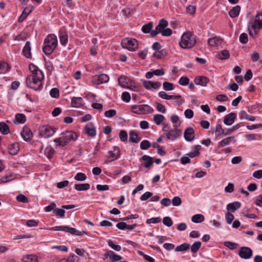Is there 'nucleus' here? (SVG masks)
I'll return each mask as SVG.
<instances>
[{
  "mask_svg": "<svg viewBox=\"0 0 262 262\" xmlns=\"http://www.w3.org/2000/svg\"><path fill=\"white\" fill-rule=\"evenodd\" d=\"M166 54L167 53L165 50H156V52L153 54V56L156 57L158 59H160Z\"/></svg>",
  "mask_w": 262,
  "mask_h": 262,
  "instance_id": "48",
  "label": "nucleus"
},
{
  "mask_svg": "<svg viewBox=\"0 0 262 262\" xmlns=\"http://www.w3.org/2000/svg\"><path fill=\"white\" fill-rule=\"evenodd\" d=\"M225 219L227 224H231L234 219V215L229 211L225 215Z\"/></svg>",
  "mask_w": 262,
  "mask_h": 262,
  "instance_id": "51",
  "label": "nucleus"
},
{
  "mask_svg": "<svg viewBox=\"0 0 262 262\" xmlns=\"http://www.w3.org/2000/svg\"><path fill=\"white\" fill-rule=\"evenodd\" d=\"M163 86L164 90L167 91H171L173 89V84L168 82H164L163 83Z\"/></svg>",
  "mask_w": 262,
  "mask_h": 262,
  "instance_id": "58",
  "label": "nucleus"
},
{
  "mask_svg": "<svg viewBox=\"0 0 262 262\" xmlns=\"http://www.w3.org/2000/svg\"><path fill=\"white\" fill-rule=\"evenodd\" d=\"M215 133V136L217 137H220L221 136H226L228 135V133H226L221 124H217L216 125L214 129L212 130V133Z\"/></svg>",
  "mask_w": 262,
  "mask_h": 262,
  "instance_id": "22",
  "label": "nucleus"
},
{
  "mask_svg": "<svg viewBox=\"0 0 262 262\" xmlns=\"http://www.w3.org/2000/svg\"><path fill=\"white\" fill-rule=\"evenodd\" d=\"M224 245L229 248L231 250H233L238 247V244L231 242H225Z\"/></svg>",
  "mask_w": 262,
  "mask_h": 262,
  "instance_id": "59",
  "label": "nucleus"
},
{
  "mask_svg": "<svg viewBox=\"0 0 262 262\" xmlns=\"http://www.w3.org/2000/svg\"><path fill=\"white\" fill-rule=\"evenodd\" d=\"M150 143L146 140L142 141L140 143V148L142 150H146L150 147Z\"/></svg>",
  "mask_w": 262,
  "mask_h": 262,
  "instance_id": "52",
  "label": "nucleus"
},
{
  "mask_svg": "<svg viewBox=\"0 0 262 262\" xmlns=\"http://www.w3.org/2000/svg\"><path fill=\"white\" fill-rule=\"evenodd\" d=\"M74 188L78 191L87 190L90 189V185L88 183L77 184L75 185Z\"/></svg>",
  "mask_w": 262,
  "mask_h": 262,
  "instance_id": "35",
  "label": "nucleus"
},
{
  "mask_svg": "<svg viewBox=\"0 0 262 262\" xmlns=\"http://www.w3.org/2000/svg\"><path fill=\"white\" fill-rule=\"evenodd\" d=\"M163 223L167 227H171L172 225L173 222L170 217L166 216L163 218Z\"/></svg>",
  "mask_w": 262,
  "mask_h": 262,
  "instance_id": "61",
  "label": "nucleus"
},
{
  "mask_svg": "<svg viewBox=\"0 0 262 262\" xmlns=\"http://www.w3.org/2000/svg\"><path fill=\"white\" fill-rule=\"evenodd\" d=\"M15 121L18 123H24L26 121V116L23 114H17L15 115Z\"/></svg>",
  "mask_w": 262,
  "mask_h": 262,
  "instance_id": "42",
  "label": "nucleus"
},
{
  "mask_svg": "<svg viewBox=\"0 0 262 262\" xmlns=\"http://www.w3.org/2000/svg\"><path fill=\"white\" fill-rule=\"evenodd\" d=\"M121 46L124 49H136L139 48H142L140 46L139 42L133 38H124L121 42Z\"/></svg>",
  "mask_w": 262,
  "mask_h": 262,
  "instance_id": "5",
  "label": "nucleus"
},
{
  "mask_svg": "<svg viewBox=\"0 0 262 262\" xmlns=\"http://www.w3.org/2000/svg\"><path fill=\"white\" fill-rule=\"evenodd\" d=\"M222 42L223 40L222 39L216 37L209 38L208 40V44L211 47H218L222 43Z\"/></svg>",
  "mask_w": 262,
  "mask_h": 262,
  "instance_id": "30",
  "label": "nucleus"
},
{
  "mask_svg": "<svg viewBox=\"0 0 262 262\" xmlns=\"http://www.w3.org/2000/svg\"><path fill=\"white\" fill-rule=\"evenodd\" d=\"M119 138L121 141H126L127 140V132L125 130H121L119 133Z\"/></svg>",
  "mask_w": 262,
  "mask_h": 262,
  "instance_id": "62",
  "label": "nucleus"
},
{
  "mask_svg": "<svg viewBox=\"0 0 262 262\" xmlns=\"http://www.w3.org/2000/svg\"><path fill=\"white\" fill-rule=\"evenodd\" d=\"M64 262H79V258L74 254H71Z\"/></svg>",
  "mask_w": 262,
  "mask_h": 262,
  "instance_id": "53",
  "label": "nucleus"
},
{
  "mask_svg": "<svg viewBox=\"0 0 262 262\" xmlns=\"http://www.w3.org/2000/svg\"><path fill=\"white\" fill-rule=\"evenodd\" d=\"M16 200L18 202L26 203L28 202V199L27 196L22 194H19L16 196Z\"/></svg>",
  "mask_w": 262,
  "mask_h": 262,
  "instance_id": "60",
  "label": "nucleus"
},
{
  "mask_svg": "<svg viewBox=\"0 0 262 262\" xmlns=\"http://www.w3.org/2000/svg\"><path fill=\"white\" fill-rule=\"evenodd\" d=\"M141 140V138L139 137L138 134L132 131L129 133V141L132 142L137 143Z\"/></svg>",
  "mask_w": 262,
  "mask_h": 262,
  "instance_id": "34",
  "label": "nucleus"
},
{
  "mask_svg": "<svg viewBox=\"0 0 262 262\" xmlns=\"http://www.w3.org/2000/svg\"><path fill=\"white\" fill-rule=\"evenodd\" d=\"M121 98L123 101L128 102L130 100V96L129 93L124 92L122 94Z\"/></svg>",
  "mask_w": 262,
  "mask_h": 262,
  "instance_id": "64",
  "label": "nucleus"
},
{
  "mask_svg": "<svg viewBox=\"0 0 262 262\" xmlns=\"http://www.w3.org/2000/svg\"><path fill=\"white\" fill-rule=\"evenodd\" d=\"M39 136L47 138L52 136L55 133V128L48 125H42L39 128Z\"/></svg>",
  "mask_w": 262,
  "mask_h": 262,
  "instance_id": "9",
  "label": "nucleus"
},
{
  "mask_svg": "<svg viewBox=\"0 0 262 262\" xmlns=\"http://www.w3.org/2000/svg\"><path fill=\"white\" fill-rule=\"evenodd\" d=\"M23 262H38L37 257L34 255H27L23 257Z\"/></svg>",
  "mask_w": 262,
  "mask_h": 262,
  "instance_id": "36",
  "label": "nucleus"
},
{
  "mask_svg": "<svg viewBox=\"0 0 262 262\" xmlns=\"http://www.w3.org/2000/svg\"><path fill=\"white\" fill-rule=\"evenodd\" d=\"M110 78L107 75L101 74L99 75H95L93 77V81L94 83L99 85L103 83H107Z\"/></svg>",
  "mask_w": 262,
  "mask_h": 262,
  "instance_id": "11",
  "label": "nucleus"
},
{
  "mask_svg": "<svg viewBox=\"0 0 262 262\" xmlns=\"http://www.w3.org/2000/svg\"><path fill=\"white\" fill-rule=\"evenodd\" d=\"M84 132L86 134L91 137H94L96 135V131L94 125L91 122L85 125Z\"/></svg>",
  "mask_w": 262,
  "mask_h": 262,
  "instance_id": "13",
  "label": "nucleus"
},
{
  "mask_svg": "<svg viewBox=\"0 0 262 262\" xmlns=\"http://www.w3.org/2000/svg\"><path fill=\"white\" fill-rule=\"evenodd\" d=\"M209 81L208 78L205 76H198L194 79V82L196 84L200 85L203 86H206L209 82Z\"/></svg>",
  "mask_w": 262,
  "mask_h": 262,
  "instance_id": "24",
  "label": "nucleus"
},
{
  "mask_svg": "<svg viewBox=\"0 0 262 262\" xmlns=\"http://www.w3.org/2000/svg\"><path fill=\"white\" fill-rule=\"evenodd\" d=\"M153 27V24L151 21L143 25L141 30L144 33H149Z\"/></svg>",
  "mask_w": 262,
  "mask_h": 262,
  "instance_id": "41",
  "label": "nucleus"
},
{
  "mask_svg": "<svg viewBox=\"0 0 262 262\" xmlns=\"http://www.w3.org/2000/svg\"><path fill=\"white\" fill-rule=\"evenodd\" d=\"M54 153L55 150L52 147H47L45 150V154L49 159L52 158Z\"/></svg>",
  "mask_w": 262,
  "mask_h": 262,
  "instance_id": "45",
  "label": "nucleus"
},
{
  "mask_svg": "<svg viewBox=\"0 0 262 262\" xmlns=\"http://www.w3.org/2000/svg\"><path fill=\"white\" fill-rule=\"evenodd\" d=\"M118 84L122 88H126L129 82H132V80L126 76L122 75L118 78Z\"/></svg>",
  "mask_w": 262,
  "mask_h": 262,
  "instance_id": "17",
  "label": "nucleus"
},
{
  "mask_svg": "<svg viewBox=\"0 0 262 262\" xmlns=\"http://www.w3.org/2000/svg\"><path fill=\"white\" fill-rule=\"evenodd\" d=\"M262 28V13H258L253 21L248 23V29L251 36H254L257 34V31Z\"/></svg>",
  "mask_w": 262,
  "mask_h": 262,
  "instance_id": "4",
  "label": "nucleus"
},
{
  "mask_svg": "<svg viewBox=\"0 0 262 262\" xmlns=\"http://www.w3.org/2000/svg\"><path fill=\"white\" fill-rule=\"evenodd\" d=\"M195 136V132L193 128L188 127L187 128L184 133V137L185 139L187 141H192Z\"/></svg>",
  "mask_w": 262,
  "mask_h": 262,
  "instance_id": "16",
  "label": "nucleus"
},
{
  "mask_svg": "<svg viewBox=\"0 0 262 262\" xmlns=\"http://www.w3.org/2000/svg\"><path fill=\"white\" fill-rule=\"evenodd\" d=\"M168 21L164 19H162L160 20L159 22V24L156 27L157 28V30H158L160 33L165 29L168 26Z\"/></svg>",
  "mask_w": 262,
  "mask_h": 262,
  "instance_id": "32",
  "label": "nucleus"
},
{
  "mask_svg": "<svg viewBox=\"0 0 262 262\" xmlns=\"http://www.w3.org/2000/svg\"><path fill=\"white\" fill-rule=\"evenodd\" d=\"M164 118V116L161 114H157L154 116V120L157 125L161 124Z\"/></svg>",
  "mask_w": 262,
  "mask_h": 262,
  "instance_id": "46",
  "label": "nucleus"
},
{
  "mask_svg": "<svg viewBox=\"0 0 262 262\" xmlns=\"http://www.w3.org/2000/svg\"><path fill=\"white\" fill-rule=\"evenodd\" d=\"M0 132L2 133L4 135H7L10 132L9 126L4 122L0 123Z\"/></svg>",
  "mask_w": 262,
  "mask_h": 262,
  "instance_id": "38",
  "label": "nucleus"
},
{
  "mask_svg": "<svg viewBox=\"0 0 262 262\" xmlns=\"http://www.w3.org/2000/svg\"><path fill=\"white\" fill-rule=\"evenodd\" d=\"M189 79L187 77H181L179 81V83L181 85H186L189 84Z\"/></svg>",
  "mask_w": 262,
  "mask_h": 262,
  "instance_id": "63",
  "label": "nucleus"
},
{
  "mask_svg": "<svg viewBox=\"0 0 262 262\" xmlns=\"http://www.w3.org/2000/svg\"><path fill=\"white\" fill-rule=\"evenodd\" d=\"M53 213L57 216L63 217L64 216L65 211L62 208L61 209L55 208V209L53 210Z\"/></svg>",
  "mask_w": 262,
  "mask_h": 262,
  "instance_id": "50",
  "label": "nucleus"
},
{
  "mask_svg": "<svg viewBox=\"0 0 262 262\" xmlns=\"http://www.w3.org/2000/svg\"><path fill=\"white\" fill-rule=\"evenodd\" d=\"M10 69L9 65L5 62L0 61V74H5Z\"/></svg>",
  "mask_w": 262,
  "mask_h": 262,
  "instance_id": "37",
  "label": "nucleus"
},
{
  "mask_svg": "<svg viewBox=\"0 0 262 262\" xmlns=\"http://www.w3.org/2000/svg\"><path fill=\"white\" fill-rule=\"evenodd\" d=\"M50 96L55 98H57L59 96V91L57 88H53L50 92Z\"/></svg>",
  "mask_w": 262,
  "mask_h": 262,
  "instance_id": "54",
  "label": "nucleus"
},
{
  "mask_svg": "<svg viewBox=\"0 0 262 262\" xmlns=\"http://www.w3.org/2000/svg\"><path fill=\"white\" fill-rule=\"evenodd\" d=\"M15 178L14 176L11 173L10 174H6L4 177H2L1 179V181L2 183H7Z\"/></svg>",
  "mask_w": 262,
  "mask_h": 262,
  "instance_id": "47",
  "label": "nucleus"
},
{
  "mask_svg": "<svg viewBox=\"0 0 262 262\" xmlns=\"http://www.w3.org/2000/svg\"><path fill=\"white\" fill-rule=\"evenodd\" d=\"M202 243L200 241L194 242L191 246V251L193 253H195L201 248Z\"/></svg>",
  "mask_w": 262,
  "mask_h": 262,
  "instance_id": "43",
  "label": "nucleus"
},
{
  "mask_svg": "<svg viewBox=\"0 0 262 262\" xmlns=\"http://www.w3.org/2000/svg\"><path fill=\"white\" fill-rule=\"evenodd\" d=\"M201 148V146L200 145H196L193 147L194 150L189 152L187 155L189 158H194L199 156L200 155L199 150Z\"/></svg>",
  "mask_w": 262,
  "mask_h": 262,
  "instance_id": "33",
  "label": "nucleus"
},
{
  "mask_svg": "<svg viewBox=\"0 0 262 262\" xmlns=\"http://www.w3.org/2000/svg\"><path fill=\"white\" fill-rule=\"evenodd\" d=\"M241 6H235L229 11V15L231 18H235L238 16L241 11Z\"/></svg>",
  "mask_w": 262,
  "mask_h": 262,
  "instance_id": "29",
  "label": "nucleus"
},
{
  "mask_svg": "<svg viewBox=\"0 0 262 262\" xmlns=\"http://www.w3.org/2000/svg\"><path fill=\"white\" fill-rule=\"evenodd\" d=\"M253 252L251 248L247 247H242L238 252L241 258L247 259L252 256Z\"/></svg>",
  "mask_w": 262,
  "mask_h": 262,
  "instance_id": "10",
  "label": "nucleus"
},
{
  "mask_svg": "<svg viewBox=\"0 0 262 262\" xmlns=\"http://www.w3.org/2000/svg\"><path fill=\"white\" fill-rule=\"evenodd\" d=\"M29 70L32 73L31 75H37V74H38L39 72H41L40 70L38 69L37 66L33 64H31L29 65Z\"/></svg>",
  "mask_w": 262,
  "mask_h": 262,
  "instance_id": "55",
  "label": "nucleus"
},
{
  "mask_svg": "<svg viewBox=\"0 0 262 262\" xmlns=\"http://www.w3.org/2000/svg\"><path fill=\"white\" fill-rule=\"evenodd\" d=\"M21 136L25 141H28L32 138L33 134L30 129L25 126L23 128L20 133Z\"/></svg>",
  "mask_w": 262,
  "mask_h": 262,
  "instance_id": "14",
  "label": "nucleus"
},
{
  "mask_svg": "<svg viewBox=\"0 0 262 262\" xmlns=\"http://www.w3.org/2000/svg\"><path fill=\"white\" fill-rule=\"evenodd\" d=\"M159 96L162 99L165 100H170V99H180L182 97L181 95H169L166 94V92L164 91H161L159 93Z\"/></svg>",
  "mask_w": 262,
  "mask_h": 262,
  "instance_id": "23",
  "label": "nucleus"
},
{
  "mask_svg": "<svg viewBox=\"0 0 262 262\" xmlns=\"http://www.w3.org/2000/svg\"><path fill=\"white\" fill-rule=\"evenodd\" d=\"M140 160L146 161V163L144 165V167L150 169L151 166L153 164L152 158L147 156L143 155L140 159Z\"/></svg>",
  "mask_w": 262,
  "mask_h": 262,
  "instance_id": "28",
  "label": "nucleus"
},
{
  "mask_svg": "<svg viewBox=\"0 0 262 262\" xmlns=\"http://www.w3.org/2000/svg\"><path fill=\"white\" fill-rule=\"evenodd\" d=\"M190 248V245L187 243H183L175 248V251L178 252L185 251Z\"/></svg>",
  "mask_w": 262,
  "mask_h": 262,
  "instance_id": "40",
  "label": "nucleus"
},
{
  "mask_svg": "<svg viewBox=\"0 0 262 262\" xmlns=\"http://www.w3.org/2000/svg\"><path fill=\"white\" fill-rule=\"evenodd\" d=\"M43 79L42 72H39L37 75H30L26 79V83L28 87L36 91L40 90L42 87L41 81Z\"/></svg>",
  "mask_w": 262,
  "mask_h": 262,
  "instance_id": "2",
  "label": "nucleus"
},
{
  "mask_svg": "<svg viewBox=\"0 0 262 262\" xmlns=\"http://www.w3.org/2000/svg\"><path fill=\"white\" fill-rule=\"evenodd\" d=\"M32 7H26L25 8L20 16L19 17L18 21L19 23L23 22L26 17L28 16V15L32 12Z\"/></svg>",
  "mask_w": 262,
  "mask_h": 262,
  "instance_id": "26",
  "label": "nucleus"
},
{
  "mask_svg": "<svg viewBox=\"0 0 262 262\" xmlns=\"http://www.w3.org/2000/svg\"><path fill=\"white\" fill-rule=\"evenodd\" d=\"M49 230L54 231H62L74 235H80L81 233L85 234H87V233L84 231H79L76 228L69 227L68 226H55L50 228Z\"/></svg>",
  "mask_w": 262,
  "mask_h": 262,
  "instance_id": "8",
  "label": "nucleus"
},
{
  "mask_svg": "<svg viewBox=\"0 0 262 262\" xmlns=\"http://www.w3.org/2000/svg\"><path fill=\"white\" fill-rule=\"evenodd\" d=\"M241 206V204L239 202H234L229 203L227 205V209L229 212H234L239 209Z\"/></svg>",
  "mask_w": 262,
  "mask_h": 262,
  "instance_id": "27",
  "label": "nucleus"
},
{
  "mask_svg": "<svg viewBox=\"0 0 262 262\" xmlns=\"http://www.w3.org/2000/svg\"><path fill=\"white\" fill-rule=\"evenodd\" d=\"M161 85V83L158 81H144L143 82V86L147 90H151V89H158Z\"/></svg>",
  "mask_w": 262,
  "mask_h": 262,
  "instance_id": "15",
  "label": "nucleus"
},
{
  "mask_svg": "<svg viewBox=\"0 0 262 262\" xmlns=\"http://www.w3.org/2000/svg\"><path fill=\"white\" fill-rule=\"evenodd\" d=\"M44 45L42 49H55L58 45L56 36L54 34L48 35L44 40Z\"/></svg>",
  "mask_w": 262,
  "mask_h": 262,
  "instance_id": "6",
  "label": "nucleus"
},
{
  "mask_svg": "<svg viewBox=\"0 0 262 262\" xmlns=\"http://www.w3.org/2000/svg\"><path fill=\"white\" fill-rule=\"evenodd\" d=\"M9 153L11 155H16L19 150V144L17 142L11 144L8 147Z\"/></svg>",
  "mask_w": 262,
  "mask_h": 262,
  "instance_id": "20",
  "label": "nucleus"
},
{
  "mask_svg": "<svg viewBox=\"0 0 262 262\" xmlns=\"http://www.w3.org/2000/svg\"><path fill=\"white\" fill-rule=\"evenodd\" d=\"M60 137L54 140V142L57 143L58 146H64L71 141H76L77 139V134L70 130H66L61 134Z\"/></svg>",
  "mask_w": 262,
  "mask_h": 262,
  "instance_id": "3",
  "label": "nucleus"
},
{
  "mask_svg": "<svg viewBox=\"0 0 262 262\" xmlns=\"http://www.w3.org/2000/svg\"><path fill=\"white\" fill-rule=\"evenodd\" d=\"M196 43V36L190 31L184 33L181 37L179 43L183 49H190L193 48Z\"/></svg>",
  "mask_w": 262,
  "mask_h": 262,
  "instance_id": "1",
  "label": "nucleus"
},
{
  "mask_svg": "<svg viewBox=\"0 0 262 262\" xmlns=\"http://www.w3.org/2000/svg\"><path fill=\"white\" fill-rule=\"evenodd\" d=\"M231 142H233V143L236 142V140L234 139L233 136L228 137L222 139L220 142H219L218 147H223L228 145Z\"/></svg>",
  "mask_w": 262,
  "mask_h": 262,
  "instance_id": "19",
  "label": "nucleus"
},
{
  "mask_svg": "<svg viewBox=\"0 0 262 262\" xmlns=\"http://www.w3.org/2000/svg\"><path fill=\"white\" fill-rule=\"evenodd\" d=\"M108 245L113 249L116 251H119L121 250V246L119 245L115 244L113 241L109 240L108 241Z\"/></svg>",
  "mask_w": 262,
  "mask_h": 262,
  "instance_id": "49",
  "label": "nucleus"
},
{
  "mask_svg": "<svg viewBox=\"0 0 262 262\" xmlns=\"http://www.w3.org/2000/svg\"><path fill=\"white\" fill-rule=\"evenodd\" d=\"M205 220L204 216L201 214H197L193 215L191 217V221L195 223H199L203 222Z\"/></svg>",
  "mask_w": 262,
  "mask_h": 262,
  "instance_id": "39",
  "label": "nucleus"
},
{
  "mask_svg": "<svg viewBox=\"0 0 262 262\" xmlns=\"http://www.w3.org/2000/svg\"><path fill=\"white\" fill-rule=\"evenodd\" d=\"M236 115L234 113H231L225 116L224 123L227 125H231L234 122Z\"/></svg>",
  "mask_w": 262,
  "mask_h": 262,
  "instance_id": "18",
  "label": "nucleus"
},
{
  "mask_svg": "<svg viewBox=\"0 0 262 262\" xmlns=\"http://www.w3.org/2000/svg\"><path fill=\"white\" fill-rule=\"evenodd\" d=\"M181 130L176 126L173 129H170L168 132L165 135L166 138L171 141H174L177 139L180 136Z\"/></svg>",
  "mask_w": 262,
  "mask_h": 262,
  "instance_id": "12",
  "label": "nucleus"
},
{
  "mask_svg": "<svg viewBox=\"0 0 262 262\" xmlns=\"http://www.w3.org/2000/svg\"><path fill=\"white\" fill-rule=\"evenodd\" d=\"M83 99L80 97H74L71 99V106L74 107H80L83 104Z\"/></svg>",
  "mask_w": 262,
  "mask_h": 262,
  "instance_id": "25",
  "label": "nucleus"
},
{
  "mask_svg": "<svg viewBox=\"0 0 262 262\" xmlns=\"http://www.w3.org/2000/svg\"><path fill=\"white\" fill-rule=\"evenodd\" d=\"M108 154L109 155L108 158H111V161L118 159L120 156V151H118V152H116L112 150H109L108 151Z\"/></svg>",
  "mask_w": 262,
  "mask_h": 262,
  "instance_id": "44",
  "label": "nucleus"
},
{
  "mask_svg": "<svg viewBox=\"0 0 262 262\" xmlns=\"http://www.w3.org/2000/svg\"><path fill=\"white\" fill-rule=\"evenodd\" d=\"M161 221V219L160 217H152L146 220V223L147 224H157L159 223Z\"/></svg>",
  "mask_w": 262,
  "mask_h": 262,
  "instance_id": "57",
  "label": "nucleus"
},
{
  "mask_svg": "<svg viewBox=\"0 0 262 262\" xmlns=\"http://www.w3.org/2000/svg\"><path fill=\"white\" fill-rule=\"evenodd\" d=\"M59 37L60 43L65 46L68 41V36L67 33L63 30H60L59 31Z\"/></svg>",
  "mask_w": 262,
  "mask_h": 262,
  "instance_id": "21",
  "label": "nucleus"
},
{
  "mask_svg": "<svg viewBox=\"0 0 262 262\" xmlns=\"http://www.w3.org/2000/svg\"><path fill=\"white\" fill-rule=\"evenodd\" d=\"M133 113L137 114H146L152 113L154 109L147 104H142L139 105H133L132 107Z\"/></svg>",
  "mask_w": 262,
  "mask_h": 262,
  "instance_id": "7",
  "label": "nucleus"
},
{
  "mask_svg": "<svg viewBox=\"0 0 262 262\" xmlns=\"http://www.w3.org/2000/svg\"><path fill=\"white\" fill-rule=\"evenodd\" d=\"M75 179L77 181H83L86 180V175L82 172H78L75 176Z\"/></svg>",
  "mask_w": 262,
  "mask_h": 262,
  "instance_id": "56",
  "label": "nucleus"
},
{
  "mask_svg": "<svg viewBox=\"0 0 262 262\" xmlns=\"http://www.w3.org/2000/svg\"><path fill=\"white\" fill-rule=\"evenodd\" d=\"M215 57L220 60H225L230 57L228 50H222L217 53Z\"/></svg>",
  "mask_w": 262,
  "mask_h": 262,
  "instance_id": "31",
  "label": "nucleus"
}]
</instances>
